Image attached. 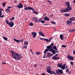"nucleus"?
Instances as JSON below:
<instances>
[{
    "instance_id": "nucleus-1",
    "label": "nucleus",
    "mask_w": 75,
    "mask_h": 75,
    "mask_svg": "<svg viewBox=\"0 0 75 75\" xmlns=\"http://www.w3.org/2000/svg\"><path fill=\"white\" fill-rule=\"evenodd\" d=\"M65 5L67 6L66 8H63L60 10L61 13H67V12H69L70 10H72V7L70 6V3L69 1H66L65 3Z\"/></svg>"
},
{
    "instance_id": "nucleus-2",
    "label": "nucleus",
    "mask_w": 75,
    "mask_h": 75,
    "mask_svg": "<svg viewBox=\"0 0 75 75\" xmlns=\"http://www.w3.org/2000/svg\"><path fill=\"white\" fill-rule=\"evenodd\" d=\"M11 51L12 57L15 59V60H18V61H20V59H21L22 56L20 54L17 53L16 52H14L11 50H10Z\"/></svg>"
},
{
    "instance_id": "nucleus-3",
    "label": "nucleus",
    "mask_w": 75,
    "mask_h": 75,
    "mask_svg": "<svg viewBox=\"0 0 75 75\" xmlns=\"http://www.w3.org/2000/svg\"><path fill=\"white\" fill-rule=\"evenodd\" d=\"M24 10L25 11L26 10H31L33 11V14H35L36 15H38V12L36 11H35V10L34 8L30 6L25 7L24 8Z\"/></svg>"
},
{
    "instance_id": "nucleus-4",
    "label": "nucleus",
    "mask_w": 75,
    "mask_h": 75,
    "mask_svg": "<svg viewBox=\"0 0 75 75\" xmlns=\"http://www.w3.org/2000/svg\"><path fill=\"white\" fill-rule=\"evenodd\" d=\"M47 48L46 49L45 51L44 52V53H45L47 52H48V51L49 50V51L53 53V55H54V54H56V52L55 51V50L52 49H50L49 48Z\"/></svg>"
},
{
    "instance_id": "nucleus-5",
    "label": "nucleus",
    "mask_w": 75,
    "mask_h": 75,
    "mask_svg": "<svg viewBox=\"0 0 75 75\" xmlns=\"http://www.w3.org/2000/svg\"><path fill=\"white\" fill-rule=\"evenodd\" d=\"M56 73L58 75H61V74H63V71L60 69H58L56 71Z\"/></svg>"
},
{
    "instance_id": "nucleus-6",
    "label": "nucleus",
    "mask_w": 75,
    "mask_h": 75,
    "mask_svg": "<svg viewBox=\"0 0 75 75\" xmlns=\"http://www.w3.org/2000/svg\"><path fill=\"white\" fill-rule=\"evenodd\" d=\"M49 40L47 38H40V40H44V41H45L46 42H51V40L52 39V38H49Z\"/></svg>"
},
{
    "instance_id": "nucleus-7",
    "label": "nucleus",
    "mask_w": 75,
    "mask_h": 75,
    "mask_svg": "<svg viewBox=\"0 0 75 75\" xmlns=\"http://www.w3.org/2000/svg\"><path fill=\"white\" fill-rule=\"evenodd\" d=\"M16 7H18V8H21L23 7V5L21 3H19V5L17 6H15Z\"/></svg>"
},
{
    "instance_id": "nucleus-8",
    "label": "nucleus",
    "mask_w": 75,
    "mask_h": 75,
    "mask_svg": "<svg viewBox=\"0 0 75 75\" xmlns=\"http://www.w3.org/2000/svg\"><path fill=\"white\" fill-rule=\"evenodd\" d=\"M67 24L68 25H71L72 24V22H71L69 19L67 21Z\"/></svg>"
},
{
    "instance_id": "nucleus-9",
    "label": "nucleus",
    "mask_w": 75,
    "mask_h": 75,
    "mask_svg": "<svg viewBox=\"0 0 75 75\" xmlns=\"http://www.w3.org/2000/svg\"><path fill=\"white\" fill-rule=\"evenodd\" d=\"M67 58L69 59H70L71 60L73 61L74 60V58L72 56H70L69 55H67Z\"/></svg>"
},
{
    "instance_id": "nucleus-10",
    "label": "nucleus",
    "mask_w": 75,
    "mask_h": 75,
    "mask_svg": "<svg viewBox=\"0 0 75 75\" xmlns=\"http://www.w3.org/2000/svg\"><path fill=\"white\" fill-rule=\"evenodd\" d=\"M8 25H9V27H13L14 26V23H13V21H11L9 23Z\"/></svg>"
},
{
    "instance_id": "nucleus-11",
    "label": "nucleus",
    "mask_w": 75,
    "mask_h": 75,
    "mask_svg": "<svg viewBox=\"0 0 75 75\" xmlns=\"http://www.w3.org/2000/svg\"><path fill=\"white\" fill-rule=\"evenodd\" d=\"M47 73H49V74H51V75L53 74V72L52 71L51 69L49 68L47 69Z\"/></svg>"
},
{
    "instance_id": "nucleus-12",
    "label": "nucleus",
    "mask_w": 75,
    "mask_h": 75,
    "mask_svg": "<svg viewBox=\"0 0 75 75\" xmlns=\"http://www.w3.org/2000/svg\"><path fill=\"white\" fill-rule=\"evenodd\" d=\"M54 46V43H52L49 46H48L47 47V48H50V49H52V46Z\"/></svg>"
},
{
    "instance_id": "nucleus-13",
    "label": "nucleus",
    "mask_w": 75,
    "mask_h": 75,
    "mask_svg": "<svg viewBox=\"0 0 75 75\" xmlns=\"http://www.w3.org/2000/svg\"><path fill=\"white\" fill-rule=\"evenodd\" d=\"M31 34L33 35V38H35V37L37 36V33L36 32H32Z\"/></svg>"
},
{
    "instance_id": "nucleus-14",
    "label": "nucleus",
    "mask_w": 75,
    "mask_h": 75,
    "mask_svg": "<svg viewBox=\"0 0 75 75\" xmlns=\"http://www.w3.org/2000/svg\"><path fill=\"white\" fill-rule=\"evenodd\" d=\"M10 9L8 7V6L7 7V8L6 9L5 11L6 13H10V12H11V11H10Z\"/></svg>"
},
{
    "instance_id": "nucleus-15",
    "label": "nucleus",
    "mask_w": 75,
    "mask_h": 75,
    "mask_svg": "<svg viewBox=\"0 0 75 75\" xmlns=\"http://www.w3.org/2000/svg\"><path fill=\"white\" fill-rule=\"evenodd\" d=\"M39 35H41L42 37H45V35L42 33V31H40L39 32Z\"/></svg>"
},
{
    "instance_id": "nucleus-16",
    "label": "nucleus",
    "mask_w": 75,
    "mask_h": 75,
    "mask_svg": "<svg viewBox=\"0 0 75 75\" xmlns=\"http://www.w3.org/2000/svg\"><path fill=\"white\" fill-rule=\"evenodd\" d=\"M70 20L71 22L72 21H75V18L74 17H72L69 18V19Z\"/></svg>"
},
{
    "instance_id": "nucleus-17",
    "label": "nucleus",
    "mask_w": 75,
    "mask_h": 75,
    "mask_svg": "<svg viewBox=\"0 0 75 75\" xmlns=\"http://www.w3.org/2000/svg\"><path fill=\"white\" fill-rule=\"evenodd\" d=\"M52 55H53L50 52H48L47 53V58L48 57H51V56H52Z\"/></svg>"
},
{
    "instance_id": "nucleus-18",
    "label": "nucleus",
    "mask_w": 75,
    "mask_h": 75,
    "mask_svg": "<svg viewBox=\"0 0 75 75\" xmlns=\"http://www.w3.org/2000/svg\"><path fill=\"white\" fill-rule=\"evenodd\" d=\"M44 19L46 21H49L50 20V18L48 16H45Z\"/></svg>"
},
{
    "instance_id": "nucleus-19",
    "label": "nucleus",
    "mask_w": 75,
    "mask_h": 75,
    "mask_svg": "<svg viewBox=\"0 0 75 75\" xmlns=\"http://www.w3.org/2000/svg\"><path fill=\"white\" fill-rule=\"evenodd\" d=\"M64 37V35L62 34H61L60 35V38L61 40H64V39L63 38Z\"/></svg>"
},
{
    "instance_id": "nucleus-20",
    "label": "nucleus",
    "mask_w": 75,
    "mask_h": 75,
    "mask_svg": "<svg viewBox=\"0 0 75 75\" xmlns=\"http://www.w3.org/2000/svg\"><path fill=\"white\" fill-rule=\"evenodd\" d=\"M28 42L25 41L24 42V45H26V46H27V45H28Z\"/></svg>"
},
{
    "instance_id": "nucleus-21",
    "label": "nucleus",
    "mask_w": 75,
    "mask_h": 75,
    "mask_svg": "<svg viewBox=\"0 0 75 75\" xmlns=\"http://www.w3.org/2000/svg\"><path fill=\"white\" fill-rule=\"evenodd\" d=\"M57 65L59 68H61V67L62 66V63H61L60 64H58Z\"/></svg>"
},
{
    "instance_id": "nucleus-22",
    "label": "nucleus",
    "mask_w": 75,
    "mask_h": 75,
    "mask_svg": "<svg viewBox=\"0 0 75 75\" xmlns=\"http://www.w3.org/2000/svg\"><path fill=\"white\" fill-rule=\"evenodd\" d=\"M43 57L44 58H47V53H44V55H43Z\"/></svg>"
},
{
    "instance_id": "nucleus-23",
    "label": "nucleus",
    "mask_w": 75,
    "mask_h": 75,
    "mask_svg": "<svg viewBox=\"0 0 75 75\" xmlns=\"http://www.w3.org/2000/svg\"><path fill=\"white\" fill-rule=\"evenodd\" d=\"M13 40H14L15 41H16V42H17V43H18V42H20L19 40H17L15 38H14L13 39Z\"/></svg>"
},
{
    "instance_id": "nucleus-24",
    "label": "nucleus",
    "mask_w": 75,
    "mask_h": 75,
    "mask_svg": "<svg viewBox=\"0 0 75 75\" xmlns=\"http://www.w3.org/2000/svg\"><path fill=\"white\" fill-rule=\"evenodd\" d=\"M1 15H2V13H0V17H1V18H3L5 17V16L4 15H2V16H1Z\"/></svg>"
},
{
    "instance_id": "nucleus-25",
    "label": "nucleus",
    "mask_w": 75,
    "mask_h": 75,
    "mask_svg": "<svg viewBox=\"0 0 75 75\" xmlns=\"http://www.w3.org/2000/svg\"><path fill=\"white\" fill-rule=\"evenodd\" d=\"M52 59H54V60H56L57 59V57L56 56H53L52 58Z\"/></svg>"
},
{
    "instance_id": "nucleus-26",
    "label": "nucleus",
    "mask_w": 75,
    "mask_h": 75,
    "mask_svg": "<svg viewBox=\"0 0 75 75\" xmlns=\"http://www.w3.org/2000/svg\"><path fill=\"white\" fill-rule=\"evenodd\" d=\"M64 16H65L66 17H69L70 16V14L68 13H65L64 14Z\"/></svg>"
},
{
    "instance_id": "nucleus-27",
    "label": "nucleus",
    "mask_w": 75,
    "mask_h": 75,
    "mask_svg": "<svg viewBox=\"0 0 75 75\" xmlns=\"http://www.w3.org/2000/svg\"><path fill=\"white\" fill-rule=\"evenodd\" d=\"M5 22L8 25V24H9V23H10L8 22V19H7L6 20Z\"/></svg>"
},
{
    "instance_id": "nucleus-28",
    "label": "nucleus",
    "mask_w": 75,
    "mask_h": 75,
    "mask_svg": "<svg viewBox=\"0 0 75 75\" xmlns=\"http://www.w3.org/2000/svg\"><path fill=\"white\" fill-rule=\"evenodd\" d=\"M53 49L55 50H57V46H54L53 48Z\"/></svg>"
},
{
    "instance_id": "nucleus-29",
    "label": "nucleus",
    "mask_w": 75,
    "mask_h": 75,
    "mask_svg": "<svg viewBox=\"0 0 75 75\" xmlns=\"http://www.w3.org/2000/svg\"><path fill=\"white\" fill-rule=\"evenodd\" d=\"M69 32H74V31H75V29H73L72 30H69Z\"/></svg>"
},
{
    "instance_id": "nucleus-30",
    "label": "nucleus",
    "mask_w": 75,
    "mask_h": 75,
    "mask_svg": "<svg viewBox=\"0 0 75 75\" xmlns=\"http://www.w3.org/2000/svg\"><path fill=\"white\" fill-rule=\"evenodd\" d=\"M29 25H30V26H33L34 24L33 23H32L31 22H30L29 24Z\"/></svg>"
},
{
    "instance_id": "nucleus-31",
    "label": "nucleus",
    "mask_w": 75,
    "mask_h": 75,
    "mask_svg": "<svg viewBox=\"0 0 75 75\" xmlns=\"http://www.w3.org/2000/svg\"><path fill=\"white\" fill-rule=\"evenodd\" d=\"M65 67H64V66H62V67H61V69H63L64 70V69H65Z\"/></svg>"
},
{
    "instance_id": "nucleus-32",
    "label": "nucleus",
    "mask_w": 75,
    "mask_h": 75,
    "mask_svg": "<svg viewBox=\"0 0 75 75\" xmlns=\"http://www.w3.org/2000/svg\"><path fill=\"white\" fill-rule=\"evenodd\" d=\"M36 54L37 55H40V54H41V53L39 52H36Z\"/></svg>"
},
{
    "instance_id": "nucleus-33",
    "label": "nucleus",
    "mask_w": 75,
    "mask_h": 75,
    "mask_svg": "<svg viewBox=\"0 0 75 75\" xmlns=\"http://www.w3.org/2000/svg\"><path fill=\"white\" fill-rule=\"evenodd\" d=\"M37 18L36 17H34L33 18V21H35L36 20H37Z\"/></svg>"
},
{
    "instance_id": "nucleus-34",
    "label": "nucleus",
    "mask_w": 75,
    "mask_h": 75,
    "mask_svg": "<svg viewBox=\"0 0 75 75\" xmlns=\"http://www.w3.org/2000/svg\"><path fill=\"white\" fill-rule=\"evenodd\" d=\"M69 69H67L66 70V72H67V74H68L69 73Z\"/></svg>"
},
{
    "instance_id": "nucleus-35",
    "label": "nucleus",
    "mask_w": 75,
    "mask_h": 75,
    "mask_svg": "<svg viewBox=\"0 0 75 75\" xmlns=\"http://www.w3.org/2000/svg\"><path fill=\"white\" fill-rule=\"evenodd\" d=\"M3 38H4V40H6V41H7V38L6 37H3Z\"/></svg>"
},
{
    "instance_id": "nucleus-36",
    "label": "nucleus",
    "mask_w": 75,
    "mask_h": 75,
    "mask_svg": "<svg viewBox=\"0 0 75 75\" xmlns=\"http://www.w3.org/2000/svg\"><path fill=\"white\" fill-rule=\"evenodd\" d=\"M2 5L3 6V7H5L6 6V3H5L4 2L3 3H2Z\"/></svg>"
},
{
    "instance_id": "nucleus-37",
    "label": "nucleus",
    "mask_w": 75,
    "mask_h": 75,
    "mask_svg": "<svg viewBox=\"0 0 75 75\" xmlns=\"http://www.w3.org/2000/svg\"><path fill=\"white\" fill-rule=\"evenodd\" d=\"M50 23H52V24H56L55 22L54 21H51L50 22Z\"/></svg>"
},
{
    "instance_id": "nucleus-38",
    "label": "nucleus",
    "mask_w": 75,
    "mask_h": 75,
    "mask_svg": "<svg viewBox=\"0 0 75 75\" xmlns=\"http://www.w3.org/2000/svg\"><path fill=\"white\" fill-rule=\"evenodd\" d=\"M41 23L42 24H43V23H45V21L44 20H42V21Z\"/></svg>"
},
{
    "instance_id": "nucleus-39",
    "label": "nucleus",
    "mask_w": 75,
    "mask_h": 75,
    "mask_svg": "<svg viewBox=\"0 0 75 75\" xmlns=\"http://www.w3.org/2000/svg\"><path fill=\"white\" fill-rule=\"evenodd\" d=\"M15 18V17H13L9 19L10 20H14V19Z\"/></svg>"
},
{
    "instance_id": "nucleus-40",
    "label": "nucleus",
    "mask_w": 75,
    "mask_h": 75,
    "mask_svg": "<svg viewBox=\"0 0 75 75\" xmlns=\"http://www.w3.org/2000/svg\"><path fill=\"white\" fill-rule=\"evenodd\" d=\"M3 9L1 8V9H0V14L2 13V11H3Z\"/></svg>"
},
{
    "instance_id": "nucleus-41",
    "label": "nucleus",
    "mask_w": 75,
    "mask_h": 75,
    "mask_svg": "<svg viewBox=\"0 0 75 75\" xmlns=\"http://www.w3.org/2000/svg\"><path fill=\"white\" fill-rule=\"evenodd\" d=\"M53 72V74H54V75H57V74L55 73V72L54 71V70H53L52 71Z\"/></svg>"
},
{
    "instance_id": "nucleus-42",
    "label": "nucleus",
    "mask_w": 75,
    "mask_h": 75,
    "mask_svg": "<svg viewBox=\"0 0 75 75\" xmlns=\"http://www.w3.org/2000/svg\"><path fill=\"white\" fill-rule=\"evenodd\" d=\"M20 41H21V42H22L23 41H24V39H22L21 40H19Z\"/></svg>"
},
{
    "instance_id": "nucleus-43",
    "label": "nucleus",
    "mask_w": 75,
    "mask_h": 75,
    "mask_svg": "<svg viewBox=\"0 0 75 75\" xmlns=\"http://www.w3.org/2000/svg\"><path fill=\"white\" fill-rule=\"evenodd\" d=\"M70 64L71 65H74V63L72 62H70Z\"/></svg>"
},
{
    "instance_id": "nucleus-44",
    "label": "nucleus",
    "mask_w": 75,
    "mask_h": 75,
    "mask_svg": "<svg viewBox=\"0 0 75 75\" xmlns=\"http://www.w3.org/2000/svg\"><path fill=\"white\" fill-rule=\"evenodd\" d=\"M62 47H64V48H66L67 47V46L65 45H62Z\"/></svg>"
},
{
    "instance_id": "nucleus-45",
    "label": "nucleus",
    "mask_w": 75,
    "mask_h": 75,
    "mask_svg": "<svg viewBox=\"0 0 75 75\" xmlns=\"http://www.w3.org/2000/svg\"><path fill=\"white\" fill-rule=\"evenodd\" d=\"M73 54H74V55L75 54V50H73Z\"/></svg>"
},
{
    "instance_id": "nucleus-46",
    "label": "nucleus",
    "mask_w": 75,
    "mask_h": 75,
    "mask_svg": "<svg viewBox=\"0 0 75 75\" xmlns=\"http://www.w3.org/2000/svg\"><path fill=\"white\" fill-rule=\"evenodd\" d=\"M60 59V57H56V59Z\"/></svg>"
},
{
    "instance_id": "nucleus-47",
    "label": "nucleus",
    "mask_w": 75,
    "mask_h": 75,
    "mask_svg": "<svg viewBox=\"0 0 75 75\" xmlns=\"http://www.w3.org/2000/svg\"><path fill=\"white\" fill-rule=\"evenodd\" d=\"M38 21H39L40 23H41V21H41V19H40L39 20H38Z\"/></svg>"
},
{
    "instance_id": "nucleus-48",
    "label": "nucleus",
    "mask_w": 75,
    "mask_h": 75,
    "mask_svg": "<svg viewBox=\"0 0 75 75\" xmlns=\"http://www.w3.org/2000/svg\"><path fill=\"white\" fill-rule=\"evenodd\" d=\"M35 23H38V19H36V20H35Z\"/></svg>"
},
{
    "instance_id": "nucleus-49",
    "label": "nucleus",
    "mask_w": 75,
    "mask_h": 75,
    "mask_svg": "<svg viewBox=\"0 0 75 75\" xmlns=\"http://www.w3.org/2000/svg\"><path fill=\"white\" fill-rule=\"evenodd\" d=\"M47 2H49L50 4V3H51V1H50L47 0Z\"/></svg>"
},
{
    "instance_id": "nucleus-50",
    "label": "nucleus",
    "mask_w": 75,
    "mask_h": 75,
    "mask_svg": "<svg viewBox=\"0 0 75 75\" xmlns=\"http://www.w3.org/2000/svg\"><path fill=\"white\" fill-rule=\"evenodd\" d=\"M66 66V64H63V66L64 67H65V66Z\"/></svg>"
},
{
    "instance_id": "nucleus-51",
    "label": "nucleus",
    "mask_w": 75,
    "mask_h": 75,
    "mask_svg": "<svg viewBox=\"0 0 75 75\" xmlns=\"http://www.w3.org/2000/svg\"><path fill=\"white\" fill-rule=\"evenodd\" d=\"M2 64L3 65H4V64H6V63L4 62H3Z\"/></svg>"
},
{
    "instance_id": "nucleus-52",
    "label": "nucleus",
    "mask_w": 75,
    "mask_h": 75,
    "mask_svg": "<svg viewBox=\"0 0 75 75\" xmlns=\"http://www.w3.org/2000/svg\"><path fill=\"white\" fill-rule=\"evenodd\" d=\"M34 67H35V68H36L37 67V64H35Z\"/></svg>"
},
{
    "instance_id": "nucleus-53",
    "label": "nucleus",
    "mask_w": 75,
    "mask_h": 75,
    "mask_svg": "<svg viewBox=\"0 0 75 75\" xmlns=\"http://www.w3.org/2000/svg\"><path fill=\"white\" fill-rule=\"evenodd\" d=\"M8 8H9L10 9V8H12V7H13V6L11 7V6H8Z\"/></svg>"
},
{
    "instance_id": "nucleus-54",
    "label": "nucleus",
    "mask_w": 75,
    "mask_h": 75,
    "mask_svg": "<svg viewBox=\"0 0 75 75\" xmlns=\"http://www.w3.org/2000/svg\"><path fill=\"white\" fill-rule=\"evenodd\" d=\"M65 68L66 69H68V66H66L65 67Z\"/></svg>"
},
{
    "instance_id": "nucleus-55",
    "label": "nucleus",
    "mask_w": 75,
    "mask_h": 75,
    "mask_svg": "<svg viewBox=\"0 0 75 75\" xmlns=\"http://www.w3.org/2000/svg\"><path fill=\"white\" fill-rule=\"evenodd\" d=\"M56 52L57 53H58V52H59L58 51V50H56Z\"/></svg>"
},
{
    "instance_id": "nucleus-56",
    "label": "nucleus",
    "mask_w": 75,
    "mask_h": 75,
    "mask_svg": "<svg viewBox=\"0 0 75 75\" xmlns=\"http://www.w3.org/2000/svg\"><path fill=\"white\" fill-rule=\"evenodd\" d=\"M23 47H24V48H27V46H23Z\"/></svg>"
},
{
    "instance_id": "nucleus-57",
    "label": "nucleus",
    "mask_w": 75,
    "mask_h": 75,
    "mask_svg": "<svg viewBox=\"0 0 75 75\" xmlns=\"http://www.w3.org/2000/svg\"><path fill=\"white\" fill-rule=\"evenodd\" d=\"M58 54H57L55 55L56 57H58Z\"/></svg>"
},
{
    "instance_id": "nucleus-58",
    "label": "nucleus",
    "mask_w": 75,
    "mask_h": 75,
    "mask_svg": "<svg viewBox=\"0 0 75 75\" xmlns=\"http://www.w3.org/2000/svg\"><path fill=\"white\" fill-rule=\"evenodd\" d=\"M17 1H14V3H17Z\"/></svg>"
},
{
    "instance_id": "nucleus-59",
    "label": "nucleus",
    "mask_w": 75,
    "mask_h": 75,
    "mask_svg": "<svg viewBox=\"0 0 75 75\" xmlns=\"http://www.w3.org/2000/svg\"><path fill=\"white\" fill-rule=\"evenodd\" d=\"M73 4H75V0H74V1L73 2Z\"/></svg>"
},
{
    "instance_id": "nucleus-60",
    "label": "nucleus",
    "mask_w": 75,
    "mask_h": 75,
    "mask_svg": "<svg viewBox=\"0 0 75 75\" xmlns=\"http://www.w3.org/2000/svg\"><path fill=\"white\" fill-rule=\"evenodd\" d=\"M50 17H53V15H51L50 16Z\"/></svg>"
},
{
    "instance_id": "nucleus-61",
    "label": "nucleus",
    "mask_w": 75,
    "mask_h": 75,
    "mask_svg": "<svg viewBox=\"0 0 75 75\" xmlns=\"http://www.w3.org/2000/svg\"><path fill=\"white\" fill-rule=\"evenodd\" d=\"M69 73V74H71V71H70Z\"/></svg>"
},
{
    "instance_id": "nucleus-62",
    "label": "nucleus",
    "mask_w": 75,
    "mask_h": 75,
    "mask_svg": "<svg viewBox=\"0 0 75 75\" xmlns=\"http://www.w3.org/2000/svg\"><path fill=\"white\" fill-rule=\"evenodd\" d=\"M30 52H32V50L30 49Z\"/></svg>"
},
{
    "instance_id": "nucleus-63",
    "label": "nucleus",
    "mask_w": 75,
    "mask_h": 75,
    "mask_svg": "<svg viewBox=\"0 0 75 75\" xmlns=\"http://www.w3.org/2000/svg\"><path fill=\"white\" fill-rule=\"evenodd\" d=\"M45 25H47V24H45Z\"/></svg>"
},
{
    "instance_id": "nucleus-64",
    "label": "nucleus",
    "mask_w": 75,
    "mask_h": 75,
    "mask_svg": "<svg viewBox=\"0 0 75 75\" xmlns=\"http://www.w3.org/2000/svg\"><path fill=\"white\" fill-rule=\"evenodd\" d=\"M36 75H38V74H37Z\"/></svg>"
}]
</instances>
